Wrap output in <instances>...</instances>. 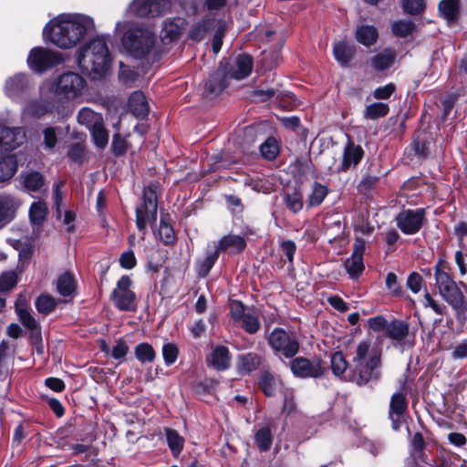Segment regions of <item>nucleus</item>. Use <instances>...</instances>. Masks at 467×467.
Segmentation results:
<instances>
[{"mask_svg": "<svg viewBox=\"0 0 467 467\" xmlns=\"http://www.w3.org/2000/svg\"><path fill=\"white\" fill-rule=\"evenodd\" d=\"M16 275L15 272L4 273L0 276V291H8L16 284Z\"/></svg>", "mask_w": 467, "mask_h": 467, "instance_id": "55", "label": "nucleus"}, {"mask_svg": "<svg viewBox=\"0 0 467 467\" xmlns=\"http://www.w3.org/2000/svg\"><path fill=\"white\" fill-rule=\"evenodd\" d=\"M262 155L267 160H274L279 153V145L275 138H268L260 147Z\"/></svg>", "mask_w": 467, "mask_h": 467, "instance_id": "42", "label": "nucleus"}, {"mask_svg": "<svg viewBox=\"0 0 467 467\" xmlns=\"http://www.w3.org/2000/svg\"><path fill=\"white\" fill-rule=\"evenodd\" d=\"M47 213V208L45 202H34L29 210V216L32 223L40 224L46 219Z\"/></svg>", "mask_w": 467, "mask_h": 467, "instance_id": "40", "label": "nucleus"}, {"mask_svg": "<svg viewBox=\"0 0 467 467\" xmlns=\"http://www.w3.org/2000/svg\"><path fill=\"white\" fill-rule=\"evenodd\" d=\"M109 61V47L103 37L90 40L78 56L79 67L93 78H100L107 71Z\"/></svg>", "mask_w": 467, "mask_h": 467, "instance_id": "3", "label": "nucleus"}, {"mask_svg": "<svg viewBox=\"0 0 467 467\" xmlns=\"http://www.w3.org/2000/svg\"><path fill=\"white\" fill-rule=\"evenodd\" d=\"M434 275L439 292L455 284L447 272L446 266L444 265V262L441 258L438 260L434 266Z\"/></svg>", "mask_w": 467, "mask_h": 467, "instance_id": "24", "label": "nucleus"}, {"mask_svg": "<svg viewBox=\"0 0 467 467\" xmlns=\"http://www.w3.org/2000/svg\"><path fill=\"white\" fill-rule=\"evenodd\" d=\"M423 306L425 307H431L436 314L443 315L446 309V306L442 304H439L436 302L429 292H425L423 296Z\"/></svg>", "mask_w": 467, "mask_h": 467, "instance_id": "57", "label": "nucleus"}, {"mask_svg": "<svg viewBox=\"0 0 467 467\" xmlns=\"http://www.w3.org/2000/svg\"><path fill=\"white\" fill-rule=\"evenodd\" d=\"M122 43L126 50L136 58H144L155 52L156 37L149 29L134 27L125 33Z\"/></svg>", "mask_w": 467, "mask_h": 467, "instance_id": "5", "label": "nucleus"}, {"mask_svg": "<svg viewBox=\"0 0 467 467\" xmlns=\"http://www.w3.org/2000/svg\"><path fill=\"white\" fill-rule=\"evenodd\" d=\"M364 154L363 149L359 145L349 143L344 151L342 171H347L358 164Z\"/></svg>", "mask_w": 467, "mask_h": 467, "instance_id": "22", "label": "nucleus"}, {"mask_svg": "<svg viewBox=\"0 0 467 467\" xmlns=\"http://www.w3.org/2000/svg\"><path fill=\"white\" fill-rule=\"evenodd\" d=\"M327 194V188L319 182H314L312 191L307 200V206L313 207L319 205Z\"/></svg>", "mask_w": 467, "mask_h": 467, "instance_id": "39", "label": "nucleus"}, {"mask_svg": "<svg viewBox=\"0 0 467 467\" xmlns=\"http://www.w3.org/2000/svg\"><path fill=\"white\" fill-rule=\"evenodd\" d=\"M395 57L394 51L390 49L383 50L371 58V65L375 70H384L393 64Z\"/></svg>", "mask_w": 467, "mask_h": 467, "instance_id": "28", "label": "nucleus"}, {"mask_svg": "<svg viewBox=\"0 0 467 467\" xmlns=\"http://www.w3.org/2000/svg\"><path fill=\"white\" fill-rule=\"evenodd\" d=\"M131 286V279L128 275H123L111 292L110 299L120 311H134L137 308L136 294Z\"/></svg>", "mask_w": 467, "mask_h": 467, "instance_id": "7", "label": "nucleus"}, {"mask_svg": "<svg viewBox=\"0 0 467 467\" xmlns=\"http://www.w3.org/2000/svg\"><path fill=\"white\" fill-rule=\"evenodd\" d=\"M382 348L372 338L358 343L352 358L350 380L358 386L376 382L381 378Z\"/></svg>", "mask_w": 467, "mask_h": 467, "instance_id": "2", "label": "nucleus"}, {"mask_svg": "<svg viewBox=\"0 0 467 467\" xmlns=\"http://www.w3.org/2000/svg\"><path fill=\"white\" fill-rule=\"evenodd\" d=\"M218 252L215 250L213 254H209L199 266V274L202 276H205L214 265L215 261L218 258Z\"/></svg>", "mask_w": 467, "mask_h": 467, "instance_id": "59", "label": "nucleus"}, {"mask_svg": "<svg viewBox=\"0 0 467 467\" xmlns=\"http://www.w3.org/2000/svg\"><path fill=\"white\" fill-rule=\"evenodd\" d=\"M268 342L273 349L282 353L285 358L295 356L299 348L298 342L280 328L272 331Z\"/></svg>", "mask_w": 467, "mask_h": 467, "instance_id": "12", "label": "nucleus"}, {"mask_svg": "<svg viewBox=\"0 0 467 467\" xmlns=\"http://www.w3.org/2000/svg\"><path fill=\"white\" fill-rule=\"evenodd\" d=\"M50 111V106L46 102L31 101L23 110L25 116L40 119Z\"/></svg>", "mask_w": 467, "mask_h": 467, "instance_id": "36", "label": "nucleus"}, {"mask_svg": "<svg viewBox=\"0 0 467 467\" xmlns=\"http://www.w3.org/2000/svg\"><path fill=\"white\" fill-rule=\"evenodd\" d=\"M232 317L235 322H239L243 317L249 312L240 301H233L230 304Z\"/></svg>", "mask_w": 467, "mask_h": 467, "instance_id": "58", "label": "nucleus"}, {"mask_svg": "<svg viewBox=\"0 0 467 467\" xmlns=\"http://www.w3.org/2000/svg\"><path fill=\"white\" fill-rule=\"evenodd\" d=\"M86 88L85 79L78 73L61 74L48 88L59 99L72 100L80 97Z\"/></svg>", "mask_w": 467, "mask_h": 467, "instance_id": "6", "label": "nucleus"}, {"mask_svg": "<svg viewBox=\"0 0 467 467\" xmlns=\"http://www.w3.org/2000/svg\"><path fill=\"white\" fill-rule=\"evenodd\" d=\"M355 37L358 42L364 46H371L378 39V31L372 26H358L355 32Z\"/></svg>", "mask_w": 467, "mask_h": 467, "instance_id": "25", "label": "nucleus"}, {"mask_svg": "<svg viewBox=\"0 0 467 467\" xmlns=\"http://www.w3.org/2000/svg\"><path fill=\"white\" fill-rule=\"evenodd\" d=\"M58 128L47 127L43 130V143L46 149L52 150L57 142Z\"/></svg>", "mask_w": 467, "mask_h": 467, "instance_id": "50", "label": "nucleus"}, {"mask_svg": "<svg viewBox=\"0 0 467 467\" xmlns=\"http://www.w3.org/2000/svg\"><path fill=\"white\" fill-rule=\"evenodd\" d=\"M95 144L99 148H104L109 141V134L104 129L102 122L90 130Z\"/></svg>", "mask_w": 467, "mask_h": 467, "instance_id": "49", "label": "nucleus"}, {"mask_svg": "<svg viewBox=\"0 0 467 467\" xmlns=\"http://www.w3.org/2000/svg\"><path fill=\"white\" fill-rule=\"evenodd\" d=\"M285 202L286 207L293 213H298L303 208V195L296 190L285 193Z\"/></svg>", "mask_w": 467, "mask_h": 467, "instance_id": "41", "label": "nucleus"}, {"mask_svg": "<svg viewBox=\"0 0 467 467\" xmlns=\"http://www.w3.org/2000/svg\"><path fill=\"white\" fill-rule=\"evenodd\" d=\"M409 332V327L406 323L399 320H394L388 323L386 335L394 340H402L406 337Z\"/></svg>", "mask_w": 467, "mask_h": 467, "instance_id": "34", "label": "nucleus"}, {"mask_svg": "<svg viewBox=\"0 0 467 467\" xmlns=\"http://www.w3.org/2000/svg\"><path fill=\"white\" fill-rule=\"evenodd\" d=\"M260 387L266 396H273L276 391V380L270 374H265L261 378Z\"/></svg>", "mask_w": 467, "mask_h": 467, "instance_id": "54", "label": "nucleus"}, {"mask_svg": "<svg viewBox=\"0 0 467 467\" xmlns=\"http://www.w3.org/2000/svg\"><path fill=\"white\" fill-rule=\"evenodd\" d=\"M425 221V212L423 209L403 210L397 217L398 227L405 234H414L418 233Z\"/></svg>", "mask_w": 467, "mask_h": 467, "instance_id": "11", "label": "nucleus"}, {"mask_svg": "<svg viewBox=\"0 0 467 467\" xmlns=\"http://www.w3.org/2000/svg\"><path fill=\"white\" fill-rule=\"evenodd\" d=\"M157 219V195L150 187L143 191V203L136 209V224L140 231L146 229L148 223Z\"/></svg>", "mask_w": 467, "mask_h": 467, "instance_id": "8", "label": "nucleus"}, {"mask_svg": "<svg viewBox=\"0 0 467 467\" xmlns=\"http://www.w3.org/2000/svg\"><path fill=\"white\" fill-rule=\"evenodd\" d=\"M403 8L405 12L410 14H418L424 9L423 0H404Z\"/></svg>", "mask_w": 467, "mask_h": 467, "instance_id": "61", "label": "nucleus"}, {"mask_svg": "<svg viewBox=\"0 0 467 467\" xmlns=\"http://www.w3.org/2000/svg\"><path fill=\"white\" fill-rule=\"evenodd\" d=\"M171 0H133L127 12L140 17L154 16L171 10Z\"/></svg>", "mask_w": 467, "mask_h": 467, "instance_id": "10", "label": "nucleus"}, {"mask_svg": "<svg viewBox=\"0 0 467 467\" xmlns=\"http://www.w3.org/2000/svg\"><path fill=\"white\" fill-rule=\"evenodd\" d=\"M158 235L160 239L162 240V242L166 244H171L175 238L172 226L166 223L163 219L161 221Z\"/></svg>", "mask_w": 467, "mask_h": 467, "instance_id": "51", "label": "nucleus"}, {"mask_svg": "<svg viewBox=\"0 0 467 467\" xmlns=\"http://www.w3.org/2000/svg\"><path fill=\"white\" fill-rule=\"evenodd\" d=\"M260 364V357L254 353L241 355L238 358V369L241 373H250Z\"/></svg>", "mask_w": 467, "mask_h": 467, "instance_id": "32", "label": "nucleus"}, {"mask_svg": "<svg viewBox=\"0 0 467 467\" xmlns=\"http://www.w3.org/2000/svg\"><path fill=\"white\" fill-rule=\"evenodd\" d=\"M16 310L19 317L21 323L28 329L35 331L37 330L38 325L36 319L31 316L26 308V299L19 297L16 302Z\"/></svg>", "mask_w": 467, "mask_h": 467, "instance_id": "23", "label": "nucleus"}, {"mask_svg": "<svg viewBox=\"0 0 467 467\" xmlns=\"http://www.w3.org/2000/svg\"><path fill=\"white\" fill-rule=\"evenodd\" d=\"M211 363L217 370H224L230 365L229 351L224 347H217L213 349Z\"/></svg>", "mask_w": 467, "mask_h": 467, "instance_id": "29", "label": "nucleus"}, {"mask_svg": "<svg viewBox=\"0 0 467 467\" xmlns=\"http://www.w3.org/2000/svg\"><path fill=\"white\" fill-rule=\"evenodd\" d=\"M57 292L63 296H71L76 290V280L69 272L60 275L57 280Z\"/></svg>", "mask_w": 467, "mask_h": 467, "instance_id": "26", "label": "nucleus"}, {"mask_svg": "<svg viewBox=\"0 0 467 467\" xmlns=\"http://www.w3.org/2000/svg\"><path fill=\"white\" fill-rule=\"evenodd\" d=\"M135 356L142 363L152 362L155 358V351L150 344L141 343L136 347Z\"/></svg>", "mask_w": 467, "mask_h": 467, "instance_id": "44", "label": "nucleus"}, {"mask_svg": "<svg viewBox=\"0 0 467 467\" xmlns=\"http://www.w3.org/2000/svg\"><path fill=\"white\" fill-rule=\"evenodd\" d=\"M407 410L406 397L402 392H396L392 395L389 404V419H393V416L400 418L401 415Z\"/></svg>", "mask_w": 467, "mask_h": 467, "instance_id": "31", "label": "nucleus"}, {"mask_svg": "<svg viewBox=\"0 0 467 467\" xmlns=\"http://www.w3.org/2000/svg\"><path fill=\"white\" fill-rule=\"evenodd\" d=\"M57 302L49 295H41L36 300V307L41 314H48L53 311Z\"/></svg>", "mask_w": 467, "mask_h": 467, "instance_id": "43", "label": "nucleus"}, {"mask_svg": "<svg viewBox=\"0 0 467 467\" xmlns=\"http://www.w3.org/2000/svg\"><path fill=\"white\" fill-rule=\"evenodd\" d=\"M396 90L393 83H389L383 87H379L373 91L375 99H388Z\"/></svg>", "mask_w": 467, "mask_h": 467, "instance_id": "56", "label": "nucleus"}, {"mask_svg": "<svg viewBox=\"0 0 467 467\" xmlns=\"http://www.w3.org/2000/svg\"><path fill=\"white\" fill-rule=\"evenodd\" d=\"M166 440L172 454L177 456L181 453L184 446V439L176 431L167 428L165 430Z\"/></svg>", "mask_w": 467, "mask_h": 467, "instance_id": "37", "label": "nucleus"}, {"mask_svg": "<svg viewBox=\"0 0 467 467\" xmlns=\"http://www.w3.org/2000/svg\"><path fill=\"white\" fill-rule=\"evenodd\" d=\"M43 184L44 179L39 172L33 171L24 177V185L30 192L40 190Z\"/></svg>", "mask_w": 467, "mask_h": 467, "instance_id": "47", "label": "nucleus"}, {"mask_svg": "<svg viewBox=\"0 0 467 467\" xmlns=\"http://www.w3.org/2000/svg\"><path fill=\"white\" fill-rule=\"evenodd\" d=\"M20 202L10 194L0 195V224L11 221L16 214Z\"/></svg>", "mask_w": 467, "mask_h": 467, "instance_id": "18", "label": "nucleus"}, {"mask_svg": "<svg viewBox=\"0 0 467 467\" xmlns=\"http://www.w3.org/2000/svg\"><path fill=\"white\" fill-rule=\"evenodd\" d=\"M186 29L185 20L182 18L167 19L163 23L161 31V38L164 44H169L179 39Z\"/></svg>", "mask_w": 467, "mask_h": 467, "instance_id": "16", "label": "nucleus"}, {"mask_svg": "<svg viewBox=\"0 0 467 467\" xmlns=\"http://www.w3.org/2000/svg\"><path fill=\"white\" fill-rule=\"evenodd\" d=\"M389 111V105L383 102H374L366 106L363 116L368 119H377L385 117Z\"/></svg>", "mask_w": 467, "mask_h": 467, "instance_id": "35", "label": "nucleus"}, {"mask_svg": "<svg viewBox=\"0 0 467 467\" xmlns=\"http://www.w3.org/2000/svg\"><path fill=\"white\" fill-rule=\"evenodd\" d=\"M246 246L245 240L235 234H229L223 236L218 243L216 251L218 253L222 251H231L232 253L242 252Z\"/></svg>", "mask_w": 467, "mask_h": 467, "instance_id": "21", "label": "nucleus"}, {"mask_svg": "<svg viewBox=\"0 0 467 467\" xmlns=\"http://www.w3.org/2000/svg\"><path fill=\"white\" fill-rule=\"evenodd\" d=\"M255 442L261 451H268L272 444V435L270 429L267 427L260 429L255 434Z\"/></svg>", "mask_w": 467, "mask_h": 467, "instance_id": "45", "label": "nucleus"}, {"mask_svg": "<svg viewBox=\"0 0 467 467\" xmlns=\"http://www.w3.org/2000/svg\"><path fill=\"white\" fill-rule=\"evenodd\" d=\"M415 30V25L411 21L400 20L392 25V32L395 36L404 37Z\"/></svg>", "mask_w": 467, "mask_h": 467, "instance_id": "48", "label": "nucleus"}, {"mask_svg": "<svg viewBox=\"0 0 467 467\" xmlns=\"http://www.w3.org/2000/svg\"><path fill=\"white\" fill-rule=\"evenodd\" d=\"M26 140V131L22 128L10 129L0 125V154L18 148Z\"/></svg>", "mask_w": 467, "mask_h": 467, "instance_id": "13", "label": "nucleus"}, {"mask_svg": "<svg viewBox=\"0 0 467 467\" xmlns=\"http://www.w3.org/2000/svg\"><path fill=\"white\" fill-rule=\"evenodd\" d=\"M78 122L91 130L102 122L101 115L96 113L89 108H82L77 116Z\"/></svg>", "mask_w": 467, "mask_h": 467, "instance_id": "27", "label": "nucleus"}, {"mask_svg": "<svg viewBox=\"0 0 467 467\" xmlns=\"http://www.w3.org/2000/svg\"><path fill=\"white\" fill-rule=\"evenodd\" d=\"M179 354L177 346L173 343H166L162 347V357L167 366L172 365Z\"/></svg>", "mask_w": 467, "mask_h": 467, "instance_id": "53", "label": "nucleus"}, {"mask_svg": "<svg viewBox=\"0 0 467 467\" xmlns=\"http://www.w3.org/2000/svg\"><path fill=\"white\" fill-rule=\"evenodd\" d=\"M378 177L367 175L365 176L358 184V191L364 194L370 192L377 184Z\"/></svg>", "mask_w": 467, "mask_h": 467, "instance_id": "62", "label": "nucleus"}, {"mask_svg": "<svg viewBox=\"0 0 467 467\" xmlns=\"http://www.w3.org/2000/svg\"><path fill=\"white\" fill-rule=\"evenodd\" d=\"M62 60L61 54L37 47L30 51L27 57V65L31 69L42 72L61 63Z\"/></svg>", "mask_w": 467, "mask_h": 467, "instance_id": "9", "label": "nucleus"}, {"mask_svg": "<svg viewBox=\"0 0 467 467\" xmlns=\"http://www.w3.org/2000/svg\"><path fill=\"white\" fill-rule=\"evenodd\" d=\"M365 246L363 240L357 239L351 257L345 262V268L352 278L358 277L364 270L363 254Z\"/></svg>", "mask_w": 467, "mask_h": 467, "instance_id": "14", "label": "nucleus"}, {"mask_svg": "<svg viewBox=\"0 0 467 467\" xmlns=\"http://www.w3.org/2000/svg\"><path fill=\"white\" fill-rule=\"evenodd\" d=\"M93 20L79 14L61 15L44 28V37L60 48H71L93 30Z\"/></svg>", "mask_w": 467, "mask_h": 467, "instance_id": "1", "label": "nucleus"}, {"mask_svg": "<svg viewBox=\"0 0 467 467\" xmlns=\"http://www.w3.org/2000/svg\"><path fill=\"white\" fill-rule=\"evenodd\" d=\"M331 368L336 375H341L346 371L348 362L341 352H336L332 355Z\"/></svg>", "mask_w": 467, "mask_h": 467, "instance_id": "52", "label": "nucleus"}, {"mask_svg": "<svg viewBox=\"0 0 467 467\" xmlns=\"http://www.w3.org/2000/svg\"><path fill=\"white\" fill-rule=\"evenodd\" d=\"M368 327L374 331L386 332L388 321L381 316L371 317L368 320Z\"/></svg>", "mask_w": 467, "mask_h": 467, "instance_id": "63", "label": "nucleus"}, {"mask_svg": "<svg viewBox=\"0 0 467 467\" xmlns=\"http://www.w3.org/2000/svg\"><path fill=\"white\" fill-rule=\"evenodd\" d=\"M238 323L250 334L255 333L260 327L258 317L251 311L247 312Z\"/></svg>", "mask_w": 467, "mask_h": 467, "instance_id": "46", "label": "nucleus"}, {"mask_svg": "<svg viewBox=\"0 0 467 467\" xmlns=\"http://www.w3.org/2000/svg\"><path fill=\"white\" fill-rule=\"evenodd\" d=\"M441 297L456 311L465 310L464 296L456 283L440 292Z\"/></svg>", "mask_w": 467, "mask_h": 467, "instance_id": "19", "label": "nucleus"}, {"mask_svg": "<svg viewBox=\"0 0 467 467\" xmlns=\"http://www.w3.org/2000/svg\"><path fill=\"white\" fill-rule=\"evenodd\" d=\"M252 67V58L248 55L238 56L230 70L221 65L220 68L205 83L206 94L211 97L218 95L226 88L229 78L243 79L251 73Z\"/></svg>", "mask_w": 467, "mask_h": 467, "instance_id": "4", "label": "nucleus"}, {"mask_svg": "<svg viewBox=\"0 0 467 467\" xmlns=\"http://www.w3.org/2000/svg\"><path fill=\"white\" fill-rule=\"evenodd\" d=\"M290 367L294 375L300 378H317L322 374V368L318 361L311 362L304 358H295Z\"/></svg>", "mask_w": 467, "mask_h": 467, "instance_id": "15", "label": "nucleus"}, {"mask_svg": "<svg viewBox=\"0 0 467 467\" xmlns=\"http://www.w3.org/2000/svg\"><path fill=\"white\" fill-rule=\"evenodd\" d=\"M28 86L27 78L25 75L16 74L5 80V93L13 100H17L26 92Z\"/></svg>", "mask_w": 467, "mask_h": 467, "instance_id": "17", "label": "nucleus"}, {"mask_svg": "<svg viewBox=\"0 0 467 467\" xmlns=\"http://www.w3.org/2000/svg\"><path fill=\"white\" fill-rule=\"evenodd\" d=\"M355 53V47L339 41L334 45L333 54L336 60L341 65H347Z\"/></svg>", "mask_w": 467, "mask_h": 467, "instance_id": "30", "label": "nucleus"}, {"mask_svg": "<svg viewBox=\"0 0 467 467\" xmlns=\"http://www.w3.org/2000/svg\"><path fill=\"white\" fill-rule=\"evenodd\" d=\"M423 279L421 275L416 272L411 273L407 280V285L412 293L417 294L420 291Z\"/></svg>", "mask_w": 467, "mask_h": 467, "instance_id": "60", "label": "nucleus"}, {"mask_svg": "<svg viewBox=\"0 0 467 467\" xmlns=\"http://www.w3.org/2000/svg\"><path fill=\"white\" fill-rule=\"evenodd\" d=\"M129 107L132 114L140 119L145 118L150 111L148 101L141 91H135L130 95Z\"/></svg>", "mask_w": 467, "mask_h": 467, "instance_id": "20", "label": "nucleus"}, {"mask_svg": "<svg viewBox=\"0 0 467 467\" xmlns=\"http://www.w3.org/2000/svg\"><path fill=\"white\" fill-rule=\"evenodd\" d=\"M17 168L14 156H7L0 161V182H5L13 177Z\"/></svg>", "mask_w": 467, "mask_h": 467, "instance_id": "38", "label": "nucleus"}, {"mask_svg": "<svg viewBox=\"0 0 467 467\" xmlns=\"http://www.w3.org/2000/svg\"><path fill=\"white\" fill-rule=\"evenodd\" d=\"M460 0H442L439 4L441 15L449 22L454 21L459 14Z\"/></svg>", "mask_w": 467, "mask_h": 467, "instance_id": "33", "label": "nucleus"}, {"mask_svg": "<svg viewBox=\"0 0 467 467\" xmlns=\"http://www.w3.org/2000/svg\"><path fill=\"white\" fill-rule=\"evenodd\" d=\"M120 265L126 269H131L136 265V258L132 251L124 252L119 258Z\"/></svg>", "mask_w": 467, "mask_h": 467, "instance_id": "64", "label": "nucleus"}]
</instances>
